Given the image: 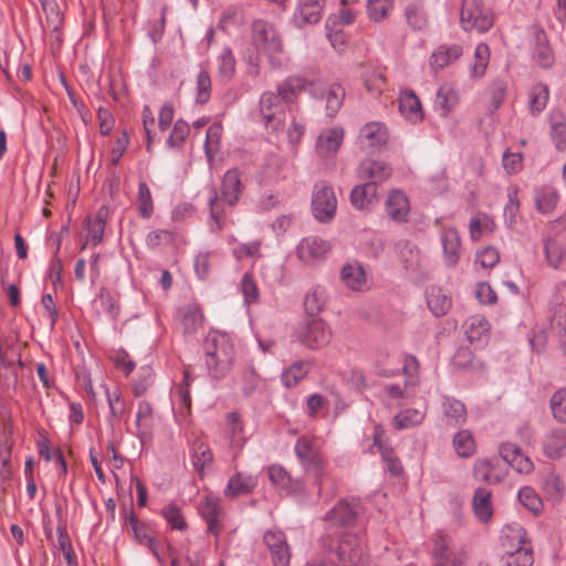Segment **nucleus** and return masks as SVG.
I'll return each mask as SVG.
<instances>
[{
	"instance_id": "a878e982",
	"label": "nucleus",
	"mask_w": 566,
	"mask_h": 566,
	"mask_svg": "<svg viewBox=\"0 0 566 566\" xmlns=\"http://www.w3.org/2000/svg\"><path fill=\"white\" fill-rule=\"evenodd\" d=\"M462 55L460 44H441L430 56V64L434 69H443Z\"/></svg>"
},
{
	"instance_id": "ddd939ff",
	"label": "nucleus",
	"mask_w": 566,
	"mask_h": 566,
	"mask_svg": "<svg viewBox=\"0 0 566 566\" xmlns=\"http://www.w3.org/2000/svg\"><path fill=\"white\" fill-rule=\"evenodd\" d=\"M329 249V243L324 239L306 237L297 245V256L302 262L313 264L324 259Z\"/></svg>"
},
{
	"instance_id": "58836bf2",
	"label": "nucleus",
	"mask_w": 566,
	"mask_h": 566,
	"mask_svg": "<svg viewBox=\"0 0 566 566\" xmlns=\"http://www.w3.org/2000/svg\"><path fill=\"white\" fill-rule=\"evenodd\" d=\"M325 305V291L322 286H314L304 297V310L311 318L316 316Z\"/></svg>"
},
{
	"instance_id": "f704fd0d",
	"label": "nucleus",
	"mask_w": 566,
	"mask_h": 566,
	"mask_svg": "<svg viewBox=\"0 0 566 566\" xmlns=\"http://www.w3.org/2000/svg\"><path fill=\"white\" fill-rule=\"evenodd\" d=\"M255 486V481L252 476H243L240 473L230 478L224 495L227 497H237L240 495L249 494Z\"/></svg>"
},
{
	"instance_id": "5fc2aeb1",
	"label": "nucleus",
	"mask_w": 566,
	"mask_h": 566,
	"mask_svg": "<svg viewBox=\"0 0 566 566\" xmlns=\"http://www.w3.org/2000/svg\"><path fill=\"white\" fill-rule=\"evenodd\" d=\"M475 62L472 65L471 73L476 76H483L490 57V49L485 43H480L475 48L474 52Z\"/></svg>"
},
{
	"instance_id": "603ef678",
	"label": "nucleus",
	"mask_w": 566,
	"mask_h": 566,
	"mask_svg": "<svg viewBox=\"0 0 566 566\" xmlns=\"http://www.w3.org/2000/svg\"><path fill=\"white\" fill-rule=\"evenodd\" d=\"M307 374L306 364L303 361L294 363L290 368L283 371L281 379L285 387L292 388Z\"/></svg>"
},
{
	"instance_id": "09e8293b",
	"label": "nucleus",
	"mask_w": 566,
	"mask_h": 566,
	"mask_svg": "<svg viewBox=\"0 0 566 566\" xmlns=\"http://www.w3.org/2000/svg\"><path fill=\"white\" fill-rule=\"evenodd\" d=\"M153 415V408L148 401H140L138 403V410L136 415V429L137 436L143 441L145 436L147 434V430L150 426Z\"/></svg>"
},
{
	"instance_id": "774afa93",
	"label": "nucleus",
	"mask_w": 566,
	"mask_h": 566,
	"mask_svg": "<svg viewBox=\"0 0 566 566\" xmlns=\"http://www.w3.org/2000/svg\"><path fill=\"white\" fill-rule=\"evenodd\" d=\"M507 85L504 80H494L490 86L491 104L494 109H497L505 99Z\"/></svg>"
},
{
	"instance_id": "1a4fd4ad",
	"label": "nucleus",
	"mask_w": 566,
	"mask_h": 566,
	"mask_svg": "<svg viewBox=\"0 0 566 566\" xmlns=\"http://www.w3.org/2000/svg\"><path fill=\"white\" fill-rule=\"evenodd\" d=\"M433 566H461L465 554L444 534H437L432 548Z\"/></svg>"
},
{
	"instance_id": "6ab92c4d",
	"label": "nucleus",
	"mask_w": 566,
	"mask_h": 566,
	"mask_svg": "<svg viewBox=\"0 0 566 566\" xmlns=\"http://www.w3.org/2000/svg\"><path fill=\"white\" fill-rule=\"evenodd\" d=\"M544 454L557 460L566 455V428L558 427L551 429L543 440Z\"/></svg>"
},
{
	"instance_id": "c9c22d12",
	"label": "nucleus",
	"mask_w": 566,
	"mask_h": 566,
	"mask_svg": "<svg viewBox=\"0 0 566 566\" xmlns=\"http://www.w3.org/2000/svg\"><path fill=\"white\" fill-rule=\"evenodd\" d=\"M323 88L325 90L323 98H326L327 115L335 116L343 106L346 95L345 88L339 83H332L327 87L323 85Z\"/></svg>"
},
{
	"instance_id": "cd10ccee",
	"label": "nucleus",
	"mask_w": 566,
	"mask_h": 566,
	"mask_svg": "<svg viewBox=\"0 0 566 566\" xmlns=\"http://www.w3.org/2000/svg\"><path fill=\"white\" fill-rule=\"evenodd\" d=\"M326 0H302L295 17L300 15L304 24H315L322 19Z\"/></svg>"
},
{
	"instance_id": "72a5a7b5",
	"label": "nucleus",
	"mask_w": 566,
	"mask_h": 566,
	"mask_svg": "<svg viewBox=\"0 0 566 566\" xmlns=\"http://www.w3.org/2000/svg\"><path fill=\"white\" fill-rule=\"evenodd\" d=\"M185 333H195L203 323V314L199 307L187 305L178 311Z\"/></svg>"
},
{
	"instance_id": "13d9d810",
	"label": "nucleus",
	"mask_w": 566,
	"mask_h": 566,
	"mask_svg": "<svg viewBox=\"0 0 566 566\" xmlns=\"http://www.w3.org/2000/svg\"><path fill=\"white\" fill-rule=\"evenodd\" d=\"M544 252L547 263L552 268L558 269L563 261V250L560 244L555 239H546L544 241Z\"/></svg>"
},
{
	"instance_id": "4c0bfd02",
	"label": "nucleus",
	"mask_w": 566,
	"mask_h": 566,
	"mask_svg": "<svg viewBox=\"0 0 566 566\" xmlns=\"http://www.w3.org/2000/svg\"><path fill=\"white\" fill-rule=\"evenodd\" d=\"M491 492L483 488H478L472 499V505L476 517L485 522L492 515L491 510Z\"/></svg>"
},
{
	"instance_id": "c85d7f7f",
	"label": "nucleus",
	"mask_w": 566,
	"mask_h": 566,
	"mask_svg": "<svg viewBox=\"0 0 566 566\" xmlns=\"http://www.w3.org/2000/svg\"><path fill=\"white\" fill-rule=\"evenodd\" d=\"M549 99V88L544 83L534 84L528 92V109L533 116L539 115Z\"/></svg>"
},
{
	"instance_id": "a19ab883",
	"label": "nucleus",
	"mask_w": 566,
	"mask_h": 566,
	"mask_svg": "<svg viewBox=\"0 0 566 566\" xmlns=\"http://www.w3.org/2000/svg\"><path fill=\"white\" fill-rule=\"evenodd\" d=\"M455 103L457 95L450 86L443 85L437 91L433 106L441 116H447Z\"/></svg>"
},
{
	"instance_id": "b1692460",
	"label": "nucleus",
	"mask_w": 566,
	"mask_h": 566,
	"mask_svg": "<svg viewBox=\"0 0 566 566\" xmlns=\"http://www.w3.org/2000/svg\"><path fill=\"white\" fill-rule=\"evenodd\" d=\"M443 419L449 427H460L467 421V409L462 401L444 397L442 401Z\"/></svg>"
},
{
	"instance_id": "4468645a",
	"label": "nucleus",
	"mask_w": 566,
	"mask_h": 566,
	"mask_svg": "<svg viewBox=\"0 0 566 566\" xmlns=\"http://www.w3.org/2000/svg\"><path fill=\"white\" fill-rule=\"evenodd\" d=\"M388 140V130L379 122L367 123L360 128L359 143L361 148L375 151L380 149Z\"/></svg>"
},
{
	"instance_id": "2eb2a0df",
	"label": "nucleus",
	"mask_w": 566,
	"mask_h": 566,
	"mask_svg": "<svg viewBox=\"0 0 566 566\" xmlns=\"http://www.w3.org/2000/svg\"><path fill=\"white\" fill-rule=\"evenodd\" d=\"M391 172L392 169L389 164L373 159L363 160L357 168L359 179L366 182H375L377 189L379 184L389 179Z\"/></svg>"
},
{
	"instance_id": "e2e57ef3",
	"label": "nucleus",
	"mask_w": 566,
	"mask_h": 566,
	"mask_svg": "<svg viewBox=\"0 0 566 566\" xmlns=\"http://www.w3.org/2000/svg\"><path fill=\"white\" fill-rule=\"evenodd\" d=\"M209 207H210V217L216 222V231H220L222 229V221L224 218V210L221 201L218 198L216 188L210 189V198H209Z\"/></svg>"
},
{
	"instance_id": "e433bc0d",
	"label": "nucleus",
	"mask_w": 566,
	"mask_h": 566,
	"mask_svg": "<svg viewBox=\"0 0 566 566\" xmlns=\"http://www.w3.org/2000/svg\"><path fill=\"white\" fill-rule=\"evenodd\" d=\"M559 199L557 190L551 186H544L536 192L535 206L538 212L548 214L556 208Z\"/></svg>"
},
{
	"instance_id": "69168bd1",
	"label": "nucleus",
	"mask_w": 566,
	"mask_h": 566,
	"mask_svg": "<svg viewBox=\"0 0 566 566\" xmlns=\"http://www.w3.org/2000/svg\"><path fill=\"white\" fill-rule=\"evenodd\" d=\"M260 384V376L253 367H247L242 373V392L245 397L251 396Z\"/></svg>"
},
{
	"instance_id": "423d86ee",
	"label": "nucleus",
	"mask_w": 566,
	"mask_h": 566,
	"mask_svg": "<svg viewBox=\"0 0 566 566\" xmlns=\"http://www.w3.org/2000/svg\"><path fill=\"white\" fill-rule=\"evenodd\" d=\"M305 90L312 97L316 99H323L325 95V90L323 88L322 82L310 81L301 75H291L286 77L282 83L277 85L276 92L286 103H291L294 97H296Z\"/></svg>"
},
{
	"instance_id": "37998d69",
	"label": "nucleus",
	"mask_w": 566,
	"mask_h": 566,
	"mask_svg": "<svg viewBox=\"0 0 566 566\" xmlns=\"http://www.w3.org/2000/svg\"><path fill=\"white\" fill-rule=\"evenodd\" d=\"M126 522L129 524L135 539L143 545H150L155 537L150 534L149 527L146 523L139 521L134 511L130 510L126 516Z\"/></svg>"
},
{
	"instance_id": "bf43d9fd",
	"label": "nucleus",
	"mask_w": 566,
	"mask_h": 566,
	"mask_svg": "<svg viewBox=\"0 0 566 566\" xmlns=\"http://www.w3.org/2000/svg\"><path fill=\"white\" fill-rule=\"evenodd\" d=\"M154 374L149 366H143L138 377L134 380L133 392L136 397L143 396L151 386Z\"/></svg>"
},
{
	"instance_id": "79ce46f5",
	"label": "nucleus",
	"mask_w": 566,
	"mask_h": 566,
	"mask_svg": "<svg viewBox=\"0 0 566 566\" xmlns=\"http://www.w3.org/2000/svg\"><path fill=\"white\" fill-rule=\"evenodd\" d=\"M533 56L544 69L549 67L554 62L553 51L547 44L546 35L543 31L536 33V45L533 51Z\"/></svg>"
},
{
	"instance_id": "0eeeda50",
	"label": "nucleus",
	"mask_w": 566,
	"mask_h": 566,
	"mask_svg": "<svg viewBox=\"0 0 566 566\" xmlns=\"http://www.w3.org/2000/svg\"><path fill=\"white\" fill-rule=\"evenodd\" d=\"M297 339L310 349L329 344L332 332L322 318H310L297 329Z\"/></svg>"
},
{
	"instance_id": "393cba45",
	"label": "nucleus",
	"mask_w": 566,
	"mask_h": 566,
	"mask_svg": "<svg viewBox=\"0 0 566 566\" xmlns=\"http://www.w3.org/2000/svg\"><path fill=\"white\" fill-rule=\"evenodd\" d=\"M340 279L353 291H361L367 285L365 269L357 261L342 266Z\"/></svg>"
},
{
	"instance_id": "39448f33",
	"label": "nucleus",
	"mask_w": 566,
	"mask_h": 566,
	"mask_svg": "<svg viewBox=\"0 0 566 566\" xmlns=\"http://www.w3.org/2000/svg\"><path fill=\"white\" fill-rule=\"evenodd\" d=\"M460 22L465 31L486 32L493 25L492 15L484 9L482 0H462Z\"/></svg>"
},
{
	"instance_id": "0e129e2a",
	"label": "nucleus",
	"mask_w": 566,
	"mask_h": 566,
	"mask_svg": "<svg viewBox=\"0 0 566 566\" xmlns=\"http://www.w3.org/2000/svg\"><path fill=\"white\" fill-rule=\"evenodd\" d=\"M190 133V127L187 122L182 119H178L172 127V132L170 133L167 143L170 147L181 146L186 139V137Z\"/></svg>"
},
{
	"instance_id": "338daca9",
	"label": "nucleus",
	"mask_w": 566,
	"mask_h": 566,
	"mask_svg": "<svg viewBox=\"0 0 566 566\" xmlns=\"http://www.w3.org/2000/svg\"><path fill=\"white\" fill-rule=\"evenodd\" d=\"M406 19L408 24L415 30H422L427 25V18L424 12L415 4L407 7Z\"/></svg>"
},
{
	"instance_id": "20e7f679",
	"label": "nucleus",
	"mask_w": 566,
	"mask_h": 566,
	"mask_svg": "<svg viewBox=\"0 0 566 566\" xmlns=\"http://www.w3.org/2000/svg\"><path fill=\"white\" fill-rule=\"evenodd\" d=\"M295 454L305 471L314 476L315 483L322 493L325 490L328 476L325 480L323 479V465L325 463L314 442L305 437L298 438L295 443Z\"/></svg>"
},
{
	"instance_id": "c756f323",
	"label": "nucleus",
	"mask_w": 566,
	"mask_h": 566,
	"mask_svg": "<svg viewBox=\"0 0 566 566\" xmlns=\"http://www.w3.org/2000/svg\"><path fill=\"white\" fill-rule=\"evenodd\" d=\"M427 304L432 314L439 317L448 313L452 301L442 289L432 287L427 294Z\"/></svg>"
},
{
	"instance_id": "bb28decb",
	"label": "nucleus",
	"mask_w": 566,
	"mask_h": 566,
	"mask_svg": "<svg viewBox=\"0 0 566 566\" xmlns=\"http://www.w3.org/2000/svg\"><path fill=\"white\" fill-rule=\"evenodd\" d=\"M377 196L375 182L357 185L350 191L349 200L354 208L363 210L367 208Z\"/></svg>"
},
{
	"instance_id": "de8ad7c7",
	"label": "nucleus",
	"mask_w": 566,
	"mask_h": 566,
	"mask_svg": "<svg viewBox=\"0 0 566 566\" xmlns=\"http://www.w3.org/2000/svg\"><path fill=\"white\" fill-rule=\"evenodd\" d=\"M517 497L521 504L534 514L537 515L543 511V501L533 488L523 486L518 491Z\"/></svg>"
},
{
	"instance_id": "2f4dec72",
	"label": "nucleus",
	"mask_w": 566,
	"mask_h": 566,
	"mask_svg": "<svg viewBox=\"0 0 566 566\" xmlns=\"http://www.w3.org/2000/svg\"><path fill=\"white\" fill-rule=\"evenodd\" d=\"M399 109L409 120L417 122L422 119L420 101L412 91H405L400 94Z\"/></svg>"
},
{
	"instance_id": "6e6552de",
	"label": "nucleus",
	"mask_w": 566,
	"mask_h": 566,
	"mask_svg": "<svg viewBox=\"0 0 566 566\" xmlns=\"http://www.w3.org/2000/svg\"><path fill=\"white\" fill-rule=\"evenodd\" d=\"M337 199L334 190L326 182L315 185L312 195L313 216L321 222L329 221L336 212Z\"/></svg>"
},
{
	"instance_id": "a211bd4d",
	"label": "nucleus",
	"mask_w": 566,
	"mask_h": 566,
	"mask_svg": "<svg viewBox=\"0 0 566 566\" xmlns=\"http://www.w3.org/2000/svg\"><path fill=\"white\" fill-rule=\"evenodd\" d=\"M270 481L279 489L286 493H301L304 491V482L300 479H294L291 474L280 464H272L268 468Z\"/></svg>"
},
{
	"instance_id": "dca6fc26",
	"label": "nucleus",
	"mask_w": 566,
	"mask_h": 566,
	"mask_svg": "<svg viewBox=\"0 0 566 566\" xmlns=\"http://www.w3.org/2000/svg\"><path fill=\"white\" fill-rule=\"evenodd\" d=\"M360 512L357 501L348 502L340 500L327 514L326 520L335 525L352 526L355 524Z\"/></svg>"
},
{
	"instance_id": "f8f14e48",
	"label": "nucleus",
	"mask_w": 566,
	"mask_h": 566,
	"mask_svg": "<svg viewBox=\"0 0 566 566\" xmlns=\"http://www.w3.org/2000/svg\"><path fill=\"white\" fill-rule=\"evenodd\" d=\"M518 546L513 552H507L502 556L501 566H532L534 563L533 549L527 543V534L523 527H517L516 535Z\"/></svg>"
},
{
	"instance_id": "f3484780",
	"label": "nucleus",
	"mask_w": 566,
	"mask_h": 566,
	"mask_svg": "<svg viewBox=\"0 0 566 566\" xmlns=\"http://www.w3.org/2000/svg\"><path fill=\"white\" fill-rule=\"evenodd\" d=\"M385 210L389 219L396 223H405L408 221L410 203L408 197L400 190L389 192Z\"/></svg>"
},
{
	"instance_id": "9d476101",
	"label": "nucleus",
	"mask_w": 566,
	"mask_h": 566,
	"mask_svg": "<svg viewBox=\"0 0 566 566\" xmlns=\"http://www.w3.org/2000/svg\"><path fill=\"white\" fill-rule=\"evenodd\" d=\"M252 41L259 51L268 54L281 51L282 44L274 25L264 20L252 23Z\"/></svg>"
},
{
	"instance_id": "7ed1b4c3",
	"label": "nucleus",
	"mask_w": 566,
	"mask_h": 566,
	"mask_svg": "<svg viewBox=\"0 0 566 566\" xmlns=\"http://www.w3.org/2000/svg\"><path fill=\"white\" fill-rule=\"evenodd\" d=\"M286 102L276 92L262 93L259 101V115L268 132L277 133L285 126Z\"/></svg>"
},
{
	"instance_id": "412c9836",
	"label": "nucleus",
	"mask_w": 566,
	"mask_h": 566,
	"mask_svg": "<svg viewBox=\"0 0 566 566\" xmlns=\"http://www.w3.org/2000/svg\"><path fill=\"white\" fill-rule=\"evenodd\" d=\"M199 513L207 523L208 532L214 536H219L222 530L220 520L222 512L218 501L212 497H206L205 501L200 503Z\"/></svg>"
},
{
	"instance_id": "052dcab7",
	"label": "nucleus",
	"mask_w": 566,
	"mask_h": 566,
	"mask_svg": "<svg viewBox=\"0 0 566 566\" xmlns=\"http://www.w3.org/2000/svg\"><path fill=\"white\" fill-rule=\"evenodd\" d=\"M161 513L174 530L185 531L187 528V523L181 514V511L175 504L166 505Z\"/></svg>"
},
{
	"instance_id": "5701e85b",
	"label": "nucleus",
	"mask_w": 566,
	"mask_h": 566,
	"mask_svg": "<svg viewBox=\"0 0 566 566\" xmlns=\"http://www.w3.org/2000/svg\"><path fill=\"white\" fill-rule=\"evenodd\" d=\"M441 241L444 260L448 266L454 268L460 259L461 239L457 229L448 228L442 231Z\"/></svg>"
},
{
	"instance_id": "8fccbe9b",
	"label": "nucleus",
	"mask_w": 566,
	"mask_h": 566,
	"mask_svg": "<svg viewBox=\"0 0 566 566\" xmlns=\"http://www.w3.org/2000/svg\"><path fill=\"white\" fill-rule=\"evenodd\" d=\"M517 188H509L507 190V203L504 207V221L507 228L514 229L516 226V214L520 210V201L517 198Z\"/></svg>"
},
{
	"instance_id": "680f3d73",
	"label": "nucleus",
	"mask_w": 566,
	"mask_h": 566,
	"mask_svg": "<svg viewBox=\"0 0 566 566\" xmlns=\"http://www.w3.org/2000/svg\"><path fill=\"white\" fill-rule=\"evenodd\" d=\"M211 80L207 70L201 69L197 76V97L196 102L205 104L210 98Z\"/></svg>"
},
{
	"instance_id": "3c124183",
	"label": "nucleus",
	"mask_w": 566,
	"mask_h": 566,
	"mask_svg": "<svg viewBox=\"0 0 566 566\" xmlns=\"http://www.w3.org/2000/svg\"><path fill=\"white\" fill-rule=\"evenodd\" d=\"M424 413L417 409H406L394 418V427L396 429H406L415 427L422 422Z\"/></svg>"
},
{
	"instance_id": "c03bdc74",
	"label": "nucleus",
	"mask_w": 566,
	"mask_h": 566,
	"mask_svg": "<svg viewBox=\"0 0 566 566\" xmlns=\"http://www.w3.org/2000/svg\"><path fill=\"white\" fill-rule=\"evenodd\" d=\"M453 448L461 458H470L475 452V441L469 430H461L453 437Z\"/></svg>"
},
{
	"instance_id": "7c9ffc66",
	"label": "nucleus",
	"mask_w": 566,
	"mask_h": 566,
	"mask_svg": "<svg viewBox=\"0 0 566 566\" xmlns=\"http://www.w3.org/2000/svg\"><path fill=\"white\" fill-rule=\"evenodd\" d=\"M542 489L546 497L552 502H559L565 495V485L559 475L553 471L543 474Z\"/></svg>"
},
{
	"instance_id": "aec40b11",
	"label": "nucleus",
	"mask_w": 566,
	"mask_h": 566,
	"mask_svg": "<svg viewBox=\"0 0 566 566\" xmlns=\"http://www.w3.org/2000/svg\"><path fill=\"white\" fill-rule=\"evenodd\" d=\"M344 139V130L340 127H332L323 130L316 140L317 153L322 157H329L337 153Z\"/></svg>"
},
{
	"instance_id": "864d4df0",
	"label": "nucleus",
	"mask_w": 566,
	"mask_h": 566,
	"mask_svg": "<svg viewBox=\"0 0 566 566\" xmlns=\"http://www.w3.org/2000/svg\"><path fill=\"white\" fill-rule=\"evenodd\" d=\"M392 6V0H369L367 4L368 17L375 22L381 21L387 18Z\"/></svg>"
},
{
	"instance_id": "49530a36",
	"label": "nucleus",
	"mask_w": 566,
	"mask_h": 566,
	"mask_svg": "<svg viewBox=\"0 0 566 566\" xmlns=\"http://www.w3.org/2000/svg\"><path fill=\"white\" fill-rule=\"evenodd\" d=\"M137 209L139 216L144 219H149L154 212L150 189L145 181H142L138 185Z\"/></svg>"
},
{
	"instance_id": "f03ea898",
	"label": "nucleus",
	"mask_w": 566,
	"mask_h": 566,
	"mask_svg": "<svg viewBox=\"0 0 566 566\" xmlns=\"http://www.w3.org/2000/svg\"><path fill=\"white\" fill-rule=\"evenodd\" d=\"M205 352L209 375L216 380L223 379L233 364V347L223 336H220L208 338L205 344Z\"/></svg>"
},
{
	"instance_id": "6e6d98bb",
	"label": "nucleus",
	"mask_w": 566,
	"mask_h": 566,
	"mask_svg": "<svg viewBox=\"0 0 566 566\" xmlns=\"http://www.w3.org/2000/svg\"><path fill=\"white\" fill-rule=\"evenodd\" d=\"M95 303H99L102 310L113 319H115L119 314V306L116 300L113 297L112 293L102 287Z\"/></svg>"
},
{
	"instance_id": "4d7b16f0",
	"label": "nucleus",
	"mask_w": 566,
	"mask_h": 566,
	"mask_svg": "<svg viewBox=\"0 0 566 566\" xmlns=\"http://www.w3.org/2000/svg\"><path fill=\"white\" fill-rule=\"evenodd\" d=\"M549 403L554 418L560 423H566V388L557 390Z\"/></svg>"
},
{
	"instance_id": "473e14b6",
	"label": "nucleus",
	"mask_w": 566,
	"mask_h": 566,
	"mask_svg": "<svg viewBox=\"0 0 566 566\" xmlns=\"http://www.w3.org/2000/svg\"><path fill=\"white\" fill-rule=\"evenodd\" d=\"M463 329L470 343L480 342L488 334L490 324L480 315H473L463 323Z\"/></svg>"
},
{
	"instance_id": "9b49d317",
	"label": "nucleus",
	"mask_w": 566,
	"mask_h": 566,
	"mask_svg": "<svg viewBox=\"0 0 566 566\" xmlns=\"http://www.w3.org/2000/svg\"><path fill=\"white\" fill-rule=\"evenodd\" d=\"M263 543L271 553L273 566H289L291 549L285 534L279 528H271L264 533Z\"/></svg>"
},
{
	"instance_id": "f257e3e1",
	"label": "nucleus",
	"mask_w": 566,
	"mask_h": 566,
	"mask_svg": "<svg viewBox=\"0 0 566 566\" xmlns=\"http://www.w3.org/2000/svg\"><path fill=\"white\" fill-rule=\"evenodd\" d=\"M322 558L307 560L303 566H359L365 556L361 537L352 532H344L338 539L322 538Z\"/></svg>"
},
{
	"instance_id": "4be33fe9",
	"label": "nucleus",
	"mask_w": 566,
	"mask_h": 566,
	"mask_svg": "<svg viewBox=\"0 0 566 566\" xmlns=\"http://www.w3.org/2000/svg\"><path fill=\"white\" fill-rule=\"evenodd\" d=\"M243 191V185L238 169L228 170L222 179L221 197L229 205L234 206Z\"/></svg>"
},
{
	"instance_id": "ea45409f",
	"label": "nucleus",
	"mask_w": 566,
	"mask_h": 566,
	"mask_svg": "<svg viewBox=\"0 0 566 566\" xmlns=\"http://www.w3.org/2000/svg\"><path fill=\"white\" fill-rule=\"evenodd\" d=\"M212 461L210 448L201 440L197 439L191 448V462L195 470L201 473L205 467Z\"/></svg>"
},
{
	"instance_id": "a18cd8bd",
	"label": "nucleus",
	"mask_w": 566,
	"mask_h": 566,
	"mask_svg": "<svg viewBox=\"0 0 566 566\" xmlns=\"http://www.w3.org/2000/svg\"><path fill=\"white\" fill-rule=\"evenodd\" d=\"M218 74L222 80L229 81L235 73V59L229 48L222 49L217 57Z\"/></svg>"
}]
</instances>
